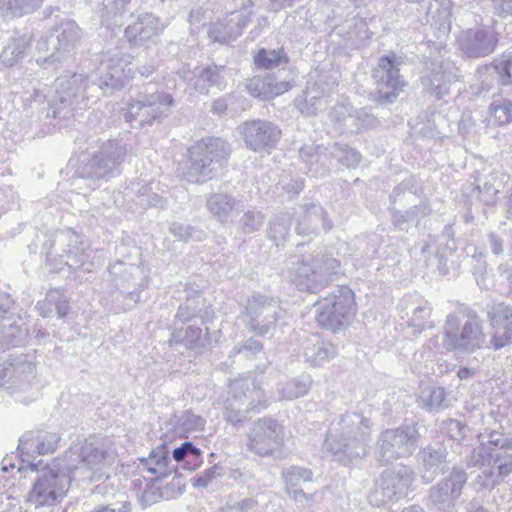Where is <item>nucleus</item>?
Here are the masks:
<instances>
[{
    "label": "nucleus",
    "instance_id": "bb28decb",
    "mask_svg": "<svg viewBox=\"0 0 512 512\" xmlns=\"http://www.w3.org/2000/svg\"><path fill=\"white\" fill-rule=\"evenodd\" d=\"M490 118L493 125L502 127L512 122V102H494L489 108Z\"/></svg>",
    "mask_w": 512,
    "mask_h": 512
},
{
    "label": "nucleus",
    "instance_id": "6e6552de",
    "mask_svg": "<svg viewBox=\"0 0 512 512\" xmlns=\"http://www.w3.org/2000/svg\"><path fill=\"white\" fill-rule=\"evenodd\" d=\"M283 441V427L276 420L264 417L253 424L248 434L247 447L249 451L265 457L277 450Z\"/></svg>",
    "mask_w": 512,
    "mask_h": 512
},
{
    "label": "nucleus",
    "instance_id": "9b49d317",
    "mask_svg": "<svg viewBox=\"0 0 512 512\" xmlns=\"http://www.w3.org/2000/svg\"><path fill=\"white\" fill-rule=\"evenodd\" d=\"M484 340L485 335L478 322H465L461 329L447 326L443 346L447 351L469 354L481 348Z\"/></svg>",
    "mask_w": 512,
    "mask_h": 512
},
{
    "label": "nucleus",
    "instance_id": "2eb2a0df",
    "mask_svg": "<svg viewBox=\"0 0 512 512\" xmlns=\"http://www.w3.org/2000/svg\"><path fill=\"white\" fill-rule=\"evenodd\" d=\"M303 349L304 361L311 367H321L337 354L335 346L318 333L311 334L305 340Z\"/></svg>",
    "mask_w": 512,
    "mask_h": 512
},
{
    "label": "nucleus",
    "instance_id": "f704fd0d",
    "mask_svg": "<svg viewBox=\"0 0 512 512\" xmlns=\"http://www.w3.org/2000/svg\"><path fill=\"white\" fill-rule=\"evenodd\" d=\"M129 506L127 502L116 505L99 506L92 512H129Z\"/></svg>",
    "mask_w": 512,
    "mask_h": 512
},
{
    "label": "nucleus",
    "instance_id": "c756f323",
    "mask_svg": "<svg viewBox=\"0 0 512 512\" xmlns=\"http://www.w3.org/2000/svg\"><path fill=\"white\" fill-rule=\"evenodd\" d=\"M262 349L263 345L259 341L249 338L243 344L234 346L229 356L243 355L245 358H251L260 353Z\"/></svg>",
    "mask_w": 512,
    "mask_h": 512
},
{
    "label": "nucleus",
    "instance_id": "ea45409f",
    "mask_svg": "<svg viewBox=\"0 0 512 512\" xmlns=\"http://www.w3.org/2000/svg\"><path fill=\"white\" fill-rule=\"evenodd\" d=\"M15 468V464L12 462L11 458H4L2 461V470L4 472H8Z\"/></svg>",
    "mask_w": 512,
    "mask_h": 512
},
{
    "label": "nucleus",
    "instance_id": "0eeeda50",
    "mask_svg": "<svg viewBox=\"0 0 512 512\" xmlns=\"http://www.w3.org/2000/svg\"><path fill=\"white\" fill-rule=\"evenodd\" d=\"M35 378L36 364L33 355L10 356L0 363V389L11 394L28 391Z\"/></svg>",
    "mask_w": 512,
    "mask_h": 512
},
{
    "label": "nucleus",
    "instance_id": "f8f14e48",
    "mask_svg": "<svg viewBox=\"0 0 512 512\" xmlns=\"http://www.w3.org/2000/svg\"><path fill=\"white\" fill-rule=\"evenodd\" d=\"M171 447L168 443L162 442L152 448L147 457H139L136 465V471L139 475L148 474L153 479H164L174 472L173 460H171Z\"/></svg>",
    "mask_w": 512,
    "mask_h": 512
},
{
    "label": "nucleus",
    "instance_id": "f03ea898",
    "mask_svg": "<svg viewBox=\"0 0 512 512\" xmlns=\"http://www.w3.org/2000/svg\"><path fill=\"white\" fill-rule=\"evenodd\" d=\"M371 422L363 414L348 412L333 421L323 443L333 461L348 467L363 459L370 449Z\"/></svg>",
    "mask_w": 512,
    "mask_h": 512
},
{
    "label": "nucleus",
    "instance_id": "473e14b6",
    "mask_svg": "<svg viewBox=\"0 0 512 512\" xmlns=\"http://www.w3.org/2000/svg\"><path fill=\"white\" fill-rule=\"evenodd\" d=\"M511 68L512 61L510 59L503 61L499 66H496V69L500 76V82L502 85H511L512 84V76H511Z\"/></svg>",
    "mask_w": 512,
    "mask_h": 512
},
{
    "label": "nucleus",
    "instance_id": "f3484780",
    "mask_svg": "<svg viewBox=\"0 0 512 512\" xmlns=\"http://www.w3.org/2000/svg\"><path fill=\"white\" fill-rule=\"evenodd\" d=\"M203 452L191 441H184L179 446L171 448L174 472L178 469L193 471L203 463Z\"/></svg>",
    "mask_w": 512,
    "mask_h": 512
},
{
    "label": "nucleus",
    "instance_id": "ddd939ff",
    "mask_svg": "<svg viewBox=\"0 0 512 512\" xmlns=\"http://www.w3.org/2000/svg\"><path fill=\"white\" fill-rule=\"evenodd\" d=\"M447 457V448L442 443L428 445L419 452L421 479L425 484L448 471Z\"/></svg>",
    "mask_w": 512,
    "mask_h": 512
},
{
    "label": "nucleus",
    "instance_id": "2f4dec72",
    "mask_svg": "<svg viewBox=\"0 0 512 512\" xmlns=\"http://www.w3.org/2000/svg\"><path fill=\"white\" fill-rule=\"evenodd\" d=\"M287 495L295 501L298 507H306L313 500V494H307L302 489L288 490Z\"/></svg>",
    "mask_w": 512,
    "mask_h": 512
},
{
    "label": "nucleus",
    "instance_id": "79ce46f5",
    "mask_svg": "<svg viewBox=\"0 0 512 512\" xmlns=\"http://www.w3.org/2000/svg\"><path fill=\"white\" fill-rule=\"evenodd\" d=\"M290 87L291 86H290L289 82H282V83H280L279 88H278L276 94H280V93L286 92V91H288L290 89Z\"/></svg>",
    "mask_w": 512,
    "mask_h": 512
},
{
    "label": "nucleus",
    "instance_id": "a878e982",
    "mask_svg": "<svg viewBox=\"0 0 512 512\" xmlns=\"http://www.w3.org/2000/svg\"><path fill=\"white\" fill-rule=\"evenodd\" d=\"M491 344L495 350H499L512 343V322H491Z\"/></svg>",
    "mask_w": 512,
    "mask_h": 512
},
{
    "label": "nucleus",
    "instance_id": "4be33fe9",
    "mask_svg": "<svg viewBox=\"0 0 512 512\" xmlns=\"http://www.w3.org/2000/svg\"><path fill=\"white\" fill-rule=\"evenodd\" d=\"M417 402L419 407L427 412H438L447 407L446 391L443 387L433 385L422 387Z\"/></svg>",
    "mask_w": 512,
    "mask_h": 512
},
{
    "label": "nucleus",
    "instance_id": "dca6fc26",
    "mask_svg": "<svg viewBox=\"0 0 512 512\" xmlns=\"http://www.w3.org/2000/svg\"><path fill=\"white\" fill-rule=\"evenodd\" d=\"M395 56H383L379 59L378 67L388 74L385 86L390 89L384 91L378 89V100L380 102H392L403 90L405 82L400 78L399 70L395 68Z\"/></svg>",
    "mask_w": 512,
    "mask_h": 512
},
{
    "label": "nucleus",
    "instance_id": "58836bf2",
    "mask_svg": "<svg viewBox=\"0 0 512 512\" xmlns=\"http://www.w3.org/2000/svg\"><path fill=\"white\" fill-rule=\"evenodd\" d=\"M473 375H474V371L471 368H468V367H461L458 370V372H457V376L461 380L468 379V378H470Z\"/></svg>",
    "mask_w": 512,
    "mask_h": 512
},
{
    "label": "nucleus",
    "instance_id": "6ab92c4d",
    "mask_svg": "<svg viewBox=\"0 0 512 512\" xmlns=\"http://www.w3.org/2000/svg\"><path fill=\"white\" fill-rule=\"evenodd\" d=\"M207 331V327L203 330L196 325H190L185 329L175 328L171 335L170 342L183 344L190 349H199L210 343V337Z\"/></svg>",
    "mask_w": 512,
    "mask_h": 512
},
{
    "label": "nucleus",
    "instance_id": "20e7f679",
    "mask_svg": "<svg viewBox=\"0 0 512 512\" xmlns=\"http://www.w3.org/2000/svg\"><path fill=\"white\" fill-rule=\"evenodd\" d=\"M265 394L252 379L240 378L230 382L224 401V419L236 426L248 419L250 412L266 407Z\"/></svg>",
    "mask_w": 512,
    "mask_h": 512
},
{
    "label": "nucleus",
    "instance_id": "a19ab883",
    "mask_svg": "<svg viewBox=\"0 0 512 512\" xmlns=\"http://www.w3.org/2000/svg\"><path fill=\"white\" fill-rule=\"evenodd\" d=\"M402 512H424V509L418 505H411L404 508Z\"/></svg>",
    "mask_w": 512,
    "mask_h": 512
},
{
    "label": "nucleus",
    "instance_id": "5701e85b",
    "mask_svg": "<svg viewBox=\"0 0 512 512\" xmlns=\"http://www.w3.org/2000/svg\"><path fill=\"white\" fill-rule=\"evenodd\" d=\"M253 60L258 69L271 70L288 63L289 58L284 48L274 50L261 48L255 53Z\"/></svg>",
    "mask_w": 512,
    "mask_h": 512
},
{
    "label": "nucleus",
    "instance_id": "e433bc0d",
    "mask_svg": "<svg viewBox=\"0 0 512 512\" xmlns=\"http://www.w3.org/2000/svg\"><path fill=\"white\" fill-rule=\"evenodd\" d=\"M465 512H492V510L485 506L480 500L472 499L465 506Z\"/></svg>",
    "mask_w": 512,
    "mask_h": 512
},
{
    "label": "nucleus",
    "instance_id": "1a4fd4ad",
    "mask_svg": "<svg viewBox=\"0 0 512 512\" xmlns=\"http://www.w3.org/2000/svg\"><path fill=\"white\" fill-rule=\"evenodd\" d=\"M60 440L61 437L57 433L49 431L30 432L23 435L19 440L17 448L21 459L18 471H22L25 468V464L32 471L37 469L41 461L35 462V458L30 455V452H36L38 455L54 453Z\"/></svg>",
    "mask_w": 512,
    "mask_h": 512
},
{
    "label": "nucleus",
    "instance_id": "b1692460",
    "mask_svg": "<svg viewBox=\"0 0 512 512\" xmlns=\"http://www.w3.org/2000/svg\"><path fill=\"white\" fill-rule=\"evenodd\" d=\"M206 420L191 411H183L175 416L174 428L180 435L198 432L204 429Z\"/></svg>",
    "mask_w": 512,
    "mask_h": 512
},
{
    "label": "nucleus",
    "instance_id": "423d86ee",
    "mask_svg": "<svg viewBox=\"0 0 512 512\" xmlns=\"http://www.w3.org/2000/svg\"><path fill=\"white\" fill-rule=\"evenodd\" d=\"M419 438L420 434L414 423L382 431L376 443L377 460L388 464L410 457L418 446Z\"/></svg>",
    "mask_w": 512,
    "mask_h": 512
},
{
    "label": "nucleus",
    "instance_id": "f257e3e1",
    "mask_svg": "<svg viewBox=\"0 0 512 512\" xmlns=\"http://www.w3.org/2000/svg\"><path fill=\"white\" fill-rule=\"evenodd\" d=\"M114 460V451L98 437L73 443L63 458L54 459L42 470L35 469L37 475L26 500L35 507L53 506L65 497L72 481L102 480Z\"/></svg>",
    "mask_w": 512,
    "mask_h": 512
},
{
    "label": "nucleus",
    "instance_id": "4468645a",
    "mask_svg": "<svg viewBox=\"0 0 512 512\" xmlns=\"http://www.w3.org/2000/svg\"><path fill=\"white\" fill-rule=\"evenodd\" d=\"M280 135L281 131L269 123L253 120L244 124L245 142L254 151L271 146Z\"/></svg>",
    "mask_w": 512,
    "mask_h": 512
},
{
    "label": "nucleus",
    "instance_id": "39448f33",
    "mask_svg": "<svg viewBox=\"0 0 512 512\" xmlns=\"http://www.w3.org/2000/svg\"><path fill=\"white\" fill-rule=\"evenodd\" d=\"M414 479L415 473L409 466L399 464L385 469L368 495L369 503L381 507L405 498Z\"/></svg>",
    "mask_w": 512,
    "mask_h": 512
},
{
    "label": "nucleus",
    "instance_id": "aec40b11",
    "mask_svg": "<svg viewBox=\"0 0 512 512\" xmlns=\"http://www.w3.org/2000/svg\"><path fill=\"white\" fill-rule=\"evenodd\" d=\"M158 480L146 475L134 474L131 485L142 508L151 506L161 498V492L155 486Z\"/></svg>",
    "mask_w": 512,
    "mask_h": 512
},
{
    "label": "nucleus",
    "instance_id": "37998d69",
    "mask_svg": "<svg viewBox=\"0 0 512 512\" xmlns=\"http://www.w3.org/2000/svg\"><path fill=\"white\" fill-rule=\"evenodd\" d=\"M46 336H48V334H46L45 332H42L41 329H37V335H36V338L41 340V339H44Z\"/></svg>",
    "mask_w": 512,
    "mask_h": 512
},
{
    "label": "nucleus",
    "instance_id": "a211bd4d",
    "mask_svg": "<svg viewBox=\"0 0 512 512\" xmlns=\"http://www.w3.org/2000/svg\"><path fill=\"white\" fill-rule=\"evenodd\" d=\"M29 338L30 333L25 322H0V351L22 347L27 344Z\"/></svg>",
    "mask_w": 512,
    "mask_h": 512
},
{
    "label": "nucleus",
    "instance_id": "cd10ccee",
    "mask_svg": "<svg viewBox=\"0 0 512 512\" xmlns=\"http://www.w3.org/2000/svg\"><path fill=\"white\" fill-rule=\"evenodd\" d=\"M227 478L235 481L239 485L247 487L249 490H256L259 487L255 472L246 466L230 468L227 473Z\"/></svg>",
    "mask_w": 512,
    "mask_h": 512
},
{
    "label": "nucleus",
    "instance_id": "c9c22d12",
    "mask_svg": "<svg viewBox=\"0 0 512 512\" xmlns=\"http://www.w3.org/2000/svg\"><path fill=\"white\" fill-rule=\"evenodd\" d=\"M249 330L254 331L259 336H265L271 330V325L265 322H247Z\"/></svg>",
    "mask_w": 512,
    "mask_h": 512
},
{
    "label": "nucleus",
    "instance_id": "c85d7f7f",
    "mask_svg": "<svg viewBox=\"0 0 512 512\" xmlns=\"http://www.w3.org/2000/svg\"><path fill=\"white\" fill-rule=\"evenodd\" d=\"M225 474L226 472L224 467L219 464H215L193 477L192 484L196 488H207L214 479L223 477Z\"/></svg>",
    "mask_w": 512,
    "mask_h": 512
},
{
    "label": "nucleus",
    "instance_id": "9d476101",
    "mask_svg": "<svg viewBox=\"0 0 512 512\" xmlns=\"http://www.w3.org/2000/svg\"><path fill=\"white\" fill-rule=\"evenodd\" d=\"M466 482V472L461 468H453L448 476L430 488V504L439 511H449L461 496Z\"/></svg>",
    "mask_w": 512,
    "mask_h": 512
},
{
    "label": "nucleus",
    "instance_id": "393cba45",
    "mask_svg": "<svg viewBox=\"0 0 512 512\" xmlns=\"http://www.w3.org/2000/svg\"><path fill=\"white\" fill-rule=\"evenodd\" d=\"M282 479L285 483V490L297 489L302 483L311 482L313 472L305 467L292 465L282 471Z\"/></svg>",
    "mask_w": 512,
    "mask_h": 512
},
{
    "label": "nucleus",
    "instance_id": "72a5a7b5",
    "mask_svg": "<svg viewBox=\"0 0 512 512\" xmlns=\"http://www.w3.org/2000/svg\"><path fill=\"white\" fill-rule=\"evenodd\" d=\"M257 505V501L253 498H245L238 502H236L232 509L236 512H250L252 511Z\"/></svg>",
    "mask_w": 512,
    "mask_h": 512
},
{
    "label": "nucleus",
    "instance_id": "7c9ffc66",
    "mask_svg": "<svg viewBox=\"0 0 512 512\" xmlns=\"http://www.w3.org/2000/svg\"><path fill=\"white\" fill-rule=\"evenodd\" d=\"M442 428L445 430L447 436L455 441L462 440L467 432L466 424L457 419L443 421Z\"/></svg>",
    "mask_w": 512,
    "mask_h": 512
},
{
    "label": "nucleus",
    "instance_id": "4c0bfd02",
    "mask_svg": "<svg viewBox=\"0 0 512 512\" xmlns=\"http://www.w3.org/2000/svg\"><path fill=\"white\" fill-rule=\"evenodd\" d=\"M320 327L325 330H331L333 333H338L344 326L345 322H318Z\"/></svg>",
    "mask_w": 512,
    "mask_h": 512
},
{
    "label": "nucleus",
    "instance_id": "412c9836",
    "mask_svg": "<svg viewBox=\"0 0 512 512\" xmlns=\"http://www.w3.org/2000/svg\"><path fill=\"white\" fill-rule=\"evenodd\" d=\"M312 379L308 374H301L292 379H285L278 382L279 399L293 400L308 393L311 388Z\"/></svg>",
    "mask_w": 512,
    "mask_h": 512
},
{
    "label": "nucleus",
    "instance_id": "7ed1b4c3",
    "mask_svg": "<svg viewBox=\"0 0 512 512\" xmlns=\"http://www.w3.org/2000/svg\"><path fill=\"white\" fill-rule=\"evenodd\" d=\"M480 444L466 456L467 467L480 472L474 483L481 489L491 490L512 473V437L497 430L480 434Z\"/></svg>",
    "mask_w": 512,
    "mask_h": 512
}]
</instances>
